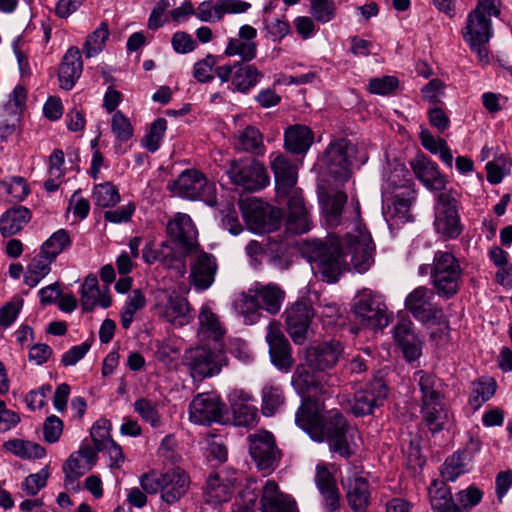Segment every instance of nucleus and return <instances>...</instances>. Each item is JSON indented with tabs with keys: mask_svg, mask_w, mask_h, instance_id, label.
Instances as JSON below:
<instances>
[{
	"mask_svg": "<svg viewBox=\"0 0 512 512\" xmlns=\"http://www.w3.org/2000/svg\"><path fill=\"white\" fill-rule=\"evenodd\" d=\"M353 230L348 232L340 243H323L320 240L306 241L302 252L316 273L328 283L338 281L348 262L359 272H366L373 263V243L370 234L360 222V206L357 202L353 210Z\"/></svg>",
	"mask_w": 512,
	"mask_h": 512,
	"instance_id": "1",
	"label": "nucleus"
},
{
	"mask_svg": "<svg viewBox=\"0 0 512 512\" xmlns=\"http://www.w3.org/2000/svg\"><path fill=\"white\" fill-rule=\"evenodd\" d=\"M331 379V375H326L308 385V395L295 414V422L313 440L327 441L331 451L348 458L352 455L347 441L348 423L337 409L325 412L324 400L334 393L333 384L329 383Z\"/></svg>",
	"mask_w": 512,
	"mask_h": 512,
	"instance_id": "2",
	"label": "nucleus"
},
{
	"mask_svg": "<svg viewBox=\"0 0 512 512\" xmlns=\"http://www.w3.org/2000/svg\"><path fill=\"white\" fill-rule=\"evenodd\" d=\"M227 174L231 182L242 189L239 208L251 232L256 231V155L250 154L231 162Z\"/></svg>",
	"mask_w": 512,
	"mask_h": 512,
	"instance_id": "3",
	"label": "nucleus"
},
{
	"mask_svg": "<svg viewBox=\"0 0 512 512\" xmlns=\"http://www.w3.org/2000/svg\"><path fill=\"white\" fill-rule=\"evenodd\" d=\"M462 274L460 263L452 253H435L430 276L439 296L449 299L456 295L462 283Z\"/></svg>",
	"mask_w": 512,
	"mask_h": 512,
	"instance_id": "4",
	"label": "nucleus"
},
{
	"mask_svg": "<svg viewBox=\"0 0 512 512\" xmlns=\"http://www.w3.org/2000/svg\"><path fill=\"white\" fill-rule=\"evenodd\" d=\"M357 152V146L347 139L331 142L319 159L320 171L330 175L336 181H347L351 177V165Z\"/></svg>",
	"mask_w": 512,
	"mask_h": 512,
	"instance_id": "5",
	"label": "nucleus"
},
{
	"mask_svg": "<svg viewBox=\"0 0 512 512\" xmlns=\"http://www.w3.org/2000/svg\"><path fill=\"white\" fill-rule=\"evenodd\" d=\"M168 189L181 198L200 199L209 206L217 204L216 186L198 170L187 169L179 177L168 183Z\"/></svg>",
	"mask_w": 512,
	"mask_h": 512,
	"instance_id": "6",
	"label": "nucleus"
},
{
	"mask_svg": "<svg viewBox=\"0 0 512 512\" xmlns=\"http://www.w3.org/2000/svg\"><path fill=\"white\" fill-rule=\"evenodd\" d=\"M352 309L356 318L367 327L382 329L389 323L382 296L371 289L365 288L356 294Z\"/></svg>",
	"mask_w": 512,
	"mask_h": 512,
	"instance_id": "7",
	"label": "nucleus"
},
{
	"mask_svg": "<svg viewBox=\"0 0 512 512\" xmlns=\"http://www.w3.org/2000/svg\"><path fill=\"white\" fill-rule=\"evenodd\" d=\"M434 210L436 231L445 238H457L462 228L456 199L450 193H440L437 196Z\"/></svg>",
	"mask_w": 512,
	"mask_h": 512,
	"instance_id": "8",
	"label": "nucleus"
},
{
	"mask_svg": "<svg viewBox=\"0 0 512 512\" xmlns=\"http://www.w3.org/2000/svg\"><path fill=\"white\" fill-rule=\"evenodd\" d=\"M154 309L159 317L178 327L187 325L193 318L187 300L175 293L158 291Z\"/></svg>",
	"mask_w": 512,
	"mask_h": 512,
	"instance_id": "9",
	"label": "nucleus"
},
{
	"mask_svg": "<svg viewBox=\"0 0 512 512\" xmlns=\"http://www.w3.org/2000/svg\"><path fill=\"white\" fill-rule=\"evenodd\" d=\"M388 395V388L382 379H375L364 388L355 391L348 399L349 410L357 417L370 415L376 407L382 406Z\"/></svg>",
	"mask_w": 512,
	"mask_h": 512,
	"instance_id": "10",
	"label": "nucleus"
},
{
	"mask_svg": "<svg viewBox=\"0 0 512 512\" xmlns=\"http://www.w3.org/2000/svg\"><path fill=\"white\" fill-rule=\"evenodd\" d=\"M286 330L296 345H302L314 317V310L307 300H299L284 312Z\"/></svg>",
	"mask_w": 512,
	"mask_h": 512,
	"instance_id": "11",
	"label": "nucleus"
},
{
	"mask_svg": "<svg viewBox=\"0 0 512 512\" xmlns=\"http://www.w3.org/2000/svg\"><path fill=\"white\" fill-rule=\"evenodd\" d=\"M433 299V290L419 286L407 295L405 308L420 322L436 321L442 316V309L433 303Z\"/></svg>",
	"mask_w": 512,
	"mask_h": 512,
	"instance_id": "12",
	"label": "nucleus"
},
{
	"mask_svg": "<svg viewBox=\"0 0 512 512\" xmlns=\"http://www.w3.org/2000/svg\"><path fill=\"white\" fill-rule=\"evenodd\" d=\"M269 158L275 179L276 194L278 197H286L296 189L298 164L281 153H272Z\"/></svg>",
	"mask_w": 512,
	"mask_h": 512,
	"instance_id": "13",
	"label": "nucleus"
},
{
	"mask_svg": "<svg viewBox=\"0 0 512 512\" xmlns=\"http://www.w3.org/2000/svg\"><path fill=\"white\" fill-rule=\"evenodd\" d=\"M312 206H308L303 197L302 189L296 188L288 195L286 228L290 233L303 234L311 230Z\"/></svg>",
	"mask_w": 512,
	"mask_h": 512,
	"instance_id": "14",
	"label": "nucleus"
},
{
	"mask_svg": "<svg viewBox=\"0 0 512 512\" xmlns=\"http://www.w3.org/2000/svg\"><path fill=\"white\" fill-rule=\"evenodd\" d=\"M266 342L269 346V354L272 363L280 370L288 372L293 364L291 346L288 339L281 330V325L277 321H272L266 333Z\"/></svg>",
	"mask_w": 512,
	"mask_h": 512,
	"instance_id": "15",
	"label": "nucleus"
},
{
	"mask_svg": "<svg viewBox=\"0 0 512 512\" xmlns=\"http://www.w3.org/2000/svg\"><path fill=\"white\" fill-rule=\"evenodd\" d=\"M223 416V404L214 393H199L189 405V419L200 425L220 422Z\"/></svg>",
	"mask_w": 512,
	"mask_h": 512,
	"instance_id": "16",
	"label": "nucleus"
},
{
	"mask_svg": "<svg viewBox=\"0 0 512 512\" xmlns=\"http://www.w3.org/2000/svg\"><path fill=\"white\" fill-rule=\"evenodd\" d=\"M216 358L209 349L196 347L185 352L183 362L195 380H202L220 372L221 366Z\"/></svg>",
	"mask_w": 512,
	"mask_h": 512,
	"instance_id": "17",
	"label": "nucleus"
},
{
	"mask_svg": "<svg viewBox=\"0 0 512 512\" xmlns=\"http://www.w3.org/2000/svg\"><path fill=\"white\" fill-rule=\"evenodd\" d=\"M342 485L349 507L354 512H366L371 500L368 480L354 469L342 480Z\"/></svg>",
	"mask_w": 512,
	"mask_h": 512,
	"instance_id": "18",
	"label": "nucleus"
},
{
	"mask_svg": "<svg viewBox=\"0 0 512 512\" xmlns=\"http://www.w3.org/2000/svg\"><path fill=\"white\" fill-rule=\"evenodd\" d=\"M282 451L278 448L274 435L264 429L258 430V471L263 476L274 472L281 461Z\"/></svg>",
	"mask_w": 512,
	"mask_h": 512,
	"instance_id": "19",
	"label": "nucleus"
},
{
	"mask_svg": "<svg viewBox=\"0 0 512 512\" xmlns=\"http://www.w3.org/2000/svg\"><path fill=\"white\" fill-rule=\"evenodd\" d=\"M342 352L343 347L340 342L333 340L308 348L306 361L310 368L324 371L334 367Z\"/></svg>",
	"mask_w": 512,
	"mask_h": 512,
	"instance_id": "20",
	"label": "nucleus"
},
{
	"mask_svg": "<svg viewBox=\"0 0 512 512\" xmlns=\"http://www.w3.org/2000/svg\"><path fill=\"white\" fill-rule=\"evenodd\" d=\"M234 474L233 472L229 475L221 471L211 474L208 477L204 490L206 503L218 505L228 502L231 499L236 485V477H234Z\"/></svg>",
	"mask_w": 512,
	"mask_h": 512,
	"instance_id": "21",
	"label": "nucleus"
},
{
	"mask_svg": "<svg viewBox=\"0 0 512 512\" xmlns=\"http://www.w3.org/2000/svg\"><path fill=\"white\" fill-rule=\"evenodd\" d=\"M411 168L420 182L431 191L445 189L447 180L440 173L435 162L425 155H418L411 161Z\"/></svg>",
	"mask_w": 512,
	"mask_h": 512,
	"instance_id": "22",
	"label": "nucleus"
},
{
	"mask_svg": "<svg viewBox=\"0 0 512 512\" xmlns=\"http://www.w3.org/2000/svg\"><path fill=\"white\" fill-rule=\"evenodd\" d=\"M167 233L174 242L187 251L195 248L197 241L196 227L188 214L177 213L167 224Z\"/></svg>",
	"mask_w": 512,
	"mask_h": 512,
	"instance_id": "23",
	"label": "nucleus"
},
{
	"mask_svg": "<svg viewBox=\"0 0 512 512\" xmlns=\"http://www.w3.org/2000/svg\"><path fill=\"white\" fill-rule=\"evenodd\" d=\"M83 71V61L80 50L77 47H70L64 54L58 69V80L60 87L64 90H71Z\"/></svg>",
	"mask_w": 512,
	"mask_h": 512,
	"instance_id": "24",
	"label": "nucleus"
},
{
	"mask_svg": "<svg viewBox=\"0 0 512 512\" xmlns=\"http://www.w3.org/2000/svg\"><path fill=\"white\" fill-rule=\"evenodd\" d=\"M229 402L237 426L248 427L256 418L254 398L242 389H235L229 394Z\"/></svg>",
	"mask_w": 512,
	"mask_h": 512,
	"instance_id": "25",
	"label": "nucleus"
},
{
	"mask_svg": "<svg viewBox=\"0 0 512 512\" xmlns=\"http://www.w3.org/2000/svg\"><path fill=\"white\" fill-rule=\"evenodd\" d=\"M256 29L250 25H243L239 29L238 37L231 38L226 46L224 55L239 56L242 62H249L256 56Z\"/></svg>",
	"mask_w": 512,
	"mask_h": 512,
	"instance_id": "26",
	"label": "nucleus"
},
{
	"mask_svg": "<svg viewBox=\"0 0 512 512\" xmlns=\"http://www.w3.org/2000/svg\"><path fill=\"white\" fill-rule=\"evenodd\" d=\"M217 271L216 259L213 255L200 252L191 263V279L197 289L205 290L214 282Z\"/></svg>",
	"mask_w": 512,
	"mask_h": 512,
	"instance_id": "27",
	"label": "nucleus"
},
{
	"mask_svg": "<svg viewBox=\"0 0 512 512\" xmlns=\"http://www.w3.org/2000/svg\"><path fill=\"white\" fill-rule=\"evenodd\" d=\"M414 380L421 393L420 405L444 401V383L436 375L420 370L414 373Z\"/></svg>",
	"mask_w": 512,
	"mask_h": 512,
	"instance_id": "28",
	"label": "nucleus"
},
{
	"mask_svg": "<svg viewBox=\"0 0 512 512\" xmlns=\"http://www.w3.org/2000/svg\"><path fill=\"white\" fill-rule=\"evenodd\" d=\"M188 487V476L180 468L162 474V499L166 503L177 502L187 492Z\"/></svg>",
	"mask_w": 512,
	"mask_h": 512,
	"instance_id": "29",
	"label": "nucleus"
},
{
	"mask_svg": "<svg viewBox=\"0 0 512 512\" xmlns=\"http://www.w3.org/2000/svg\"><path fill=\"white\" fill-rule=\"evenodd\" d=\"M347 194L343 191L324 192L319 195V202L325 216L326 223L330 227H336L344 223L342 213L347 202Z\"/></svg>",
	"mask_w": 512,
	"mask_h": 512,
	"instance_id": "30",
	"label": "nucleus"
},
{
	"mask_svg": "<svg viewBox=\"0 0 512 512\" xmlns=\"http://www.w3.org/2000/svg\"><path fill=\"white\" fill-rule=\"evenodd\" d=\"M463 33L464 39L474 43H488L493 35L491 20L486 16L471 11Z\"/></svg>",
	"mask_w": 512,
	"mask_h": 512,
	"instance_id": "31",
	"label": "nucleus"
},
{
	"mask_svg": "<svg viewBox=\"0 0 512 512\" xmlns=\"http://www.w3.org/2000/svg\"><path fill=\"white\" fill-rule=\"evenodd\" d=\"M31 211L24 206L8 209L0 217V233L3 237L17 234L31 220Z\"/></svg>",
	"mask_w": 512,
	"mask_h": 512,
	"instance_id": "32",
	"label": "nucleus"
},
{
	"mask_svg": "<svg viewBox=\"0 0 512 512\" xmlns=\"http://www.w3.org/2000/svg\"><path fill=\"white\" fill-rule=\"evenodd\" d=\"M415 200V193L411 189H407V193L396 194L391 202L384 207V215L388 221L396 224L406 223L412 219L410 208Z\"/></svg>",
	"mask_w": 512,
	"mask_h": 512,
	"instance_id": "33",
	"label": "nucleus"
},
{
	"mask_svg": "<svg viewBox=\"0 0 512 512\" xmlns=\"http://www.w3.org/2000/svg\"><path fill=\"white\" fill-rule=\"evenodd\" d=\"M313 143V133L305 125H293L286 129L284 134L285 148L294 153H306Z\"/></svg>",
	"mask_w": 512,
	"mask_h": 512,
	"instance_id": "34",
	"label": "nucleus"
},
{
	"mask_svg": "<svg viewBox=\"0 0 512 512\" xmlns=\"http://www.w3.org/2000/svg\"><path fill=\"white\" fill-rule=\"evenodd\" d=\"M294 499L279 491V487L275 481L268 480L264 487L261 498L262 512H281Z\"/></svg>",
	"mask_w": 512,
	"mask_h": 512,
	"instance_id": "35",
	"label": "nucleus"
},
{
	"mask_svg": "<svg viewBox=\"0 0 512 512\" xmlns=\"http://www.w3.org/2000/svg\"><path fill=\"white\" fill-rule=\"evenodd\" d=\"M285 299V291L277 284L269 283L258 287V310L262 309L271 315H276Z\"/></svg>",
	"mask_w": 512,
	"mask_h": 512,
	"instance_id": "36",
	"label": "nucleus"
},
{
	"mask_svg": "<svg viewBox=\"0 0 512 512\" xmlns=\"http://www.w3.org/2000/svg\"><path fill=\"white\" fill-rule=\"evenodd\" d=\"M282 219L283 212L280 208L258 199V234L277 230Z\"/></svg>",
	"mask_w": 512,
	"mask_h": 512,
	"instance_id": "37",
	"label": "nucleus"
},
{
	"mask_svg": "<svg viewBox=\"0 0 512 512\" xmlns=\"http://www.w3.org/2000/svg\"><path fill=\"white\" fill-rule=\"evenodd\" d=\"M420 412L423 422L433 433L441 431L448 419L444 401L420 405Z\"/></svg>",
	"mask_w": 512,
	"mask_h": 512,
	"instance_id": "38",
	"label": "nucleus"
},
{
	"mask_svg": "<svg viewBox=\"0 0 512 512\" xmlns=\"http://www.w3.org/2000/svg\"><path fill=\"white\" fill-rule=\"evenodd\" d=\"M3 448L22 459H41L46 454L45 449L40 444L17 438L4 442Z\"/></svg>",
	"mask_w": 512,
	"mask_h": 512,
	"instance_id": "39",
	"label": "nucleus"
},
{
	"mask_svg": "<svg viewBox=\"0 0 512 512\" xmlns=\"http://www.w3.org/2000/svg\"><path fill=\"white\" fill-rule=\"evenodd\" d=\"M496 387V381L491 377H482L477 381L472 382L468 402L469 406L474 411L478 410L495 394Z\"/></svg>",
	"mask_w": 512,
	"mask_h": 512,
	"instance_id": "40",
	"label": "nucleus"
},
{
	"mask_svg": "<svg viewBox=\"0 0 512 512\" xmlns=\"http://www.w3.org/2000/svg\"><path fill=\"white\" fill-rule=\"evenodd\" d=\"M54 260L48 258L40 250V252L32 258L27 266V271L24 276L25 283L33 288L35 287L51 270V264Z\"/></svg>",
	"mask_w": 512,
	"mask_h": 512,
	"instance_id": "41",
	"label": "nucleus"
},
{
	"mask_svg": "<svg viewBox=\"0 0 512 512\" xmlns=\"http://www.w3.org/2000/svg\"><path fill=\"white\" fill-rule=\"evenodd\" d=\"M471 458L467 451H456L448 457L441 474L446 481H455L460 475L469 471Z\"/></svg>",
	"mask_w": 512,
	"mask_h": 512,
	"instance_id": "42",
	"label": "nucleus"
},
{
	"mask_svg": "<svg viewBox=\"0 0 512 512\" xmlns=\"http://www.w3.org/2000/svg\"><path fill=\"white\" fill-rule=\"evenodd\" d=\"M429 494L433 510L439 512H462L461 508L454 502L450 489L444 483L437 487V482L434 481Z\"/></svg>",
	"mask_w": 512,
	"mask_h": 512,
	"instance_id": "43",
	"label": "nucleus"
},
{
	"mask_svg": "<svg viewBox=\"0 0 512 512\" xmlns=\"http://www.w3.org/2000/svg\"><path fill=\"white\" fill-rule=\"evenodd\" d=\"M199 323L201 331L208 338L218 341L225 334L218 316L212 311L208 305H203L199 313Z\"/></svg>",
	"mask_w": 512,
	"mask_h": 512,
	"instance_id": "44",
	"label": "nucleus"
},
{
	"mask_svg": "<svg viewBox=\"0 0 512 512\" xmlns=\"http://www.w3.org/2000/svg\"><path fill=\"white\" fill-rule=\"evenodd\" d=\"M72 245L70 234L65 229L55 231L41 246V251L48 258L56 260L57 256L69 249Z\"/></svg>",
	"mask_w": 512,
	"mask_h": 512,
	"instance_id": "45",
	"label": "nucleus"
},
{
	"mask_svg": "<svg viewBox=\"0 0 512 512\" xmlns=\"http://www.w3.org/2000/svg\"><path fill=\"white\" fill-rule=\"evenodd\" d=\"M109 28L106 22H102L91 34L86 37L82 51L87 58L98 55L105 47L109 37Z\"/></svg>",
	"mask_w": 512,
	"mask_h": 512,
	"instance_id": "46",
	"label": "nucleus"
},
{
	"mask_svg": "<svg viewBox=\"0 0 512 512\" xmlns=\"http://www.w3.org/2000/svg\"><path fill=\"white\" fill-rule=\"evenodd\" d=\"M234 308L243 316L245 324L252 325L256 318V290L250 288L247 292H241L234 300Z\"/></svg>",
	"mask_w": 512,
	"mask_h": 512,
	"instance_id": "47",
	"label": "nucleus"
},
{
	"mask_svg": "<svg viewBox=\"0 0 512 512\" xmlns=\"http://www.w3.org/2000/svg\"><path fill=\"white\" fill-rule=\"evenodd\" d=\"M146 298L140 289H135L128 295L121 312V325L124 329H129L136 312L144 308Z\"/></svg>",
	"mask_w": 512,
	"mask_h": 512,
	"instance_id": "48",
	"label": "nucleus"
},
{
	"mask_svg": "<svg viewBox=\"0 0 512 512\" xmlns=\"http://www.w3.org/2000/svg\"><path fill=\"white\" fill-rule=\"evenodd\" d=\"M29 192L27 182L23 177L14 176L0 181V195L10 197L9 201H22Z\"/></svg>",
	"mask_w": 512,
	"mask_h": 512,
	"instance_id": "49",
	"label": "nucleus"
},
{
	"mask_svg": "<svg viewBox=\"0 0 512 512\" xmlns=\"http://www.w3.org/2000/svg\"><path fill=\"white\" fill-rule=\"evenodd\" d=\"M92 199L99 207H113L120 202V194L113 183L105 182L94 186Z\"/></svg>",
	"mask_w": 512,
	"mask_h": 512,
	"instance_id": "50",
	"label": "nucleus"
},
{
	"mask_svg": "<svg viewBox=\"0 0 512 512\" xmlns=\"http://www.w3.org/2000/svg\"><path fill=\"white\" fill-rule=\"evenodd\" d=\"M276 7L271 1L263 8V22L268 34L276 41L280 40L289 32V24L277 16H271V11Z\"/></svg>",
	"mask_w": 512,
	"mask_h": 512,
	"instance_id": "51",
	"label": "nucleus"
},
{
	"mask_svg": "<svg viewBox=\"0 0 512 512\" xmlns=\"http://www.w3.org/2000/svg\"><path fill=\"white\" fill-rule=\"evenodd\" d=\"M133 408L141 419L151 427L158 428L162 425L158 405L155 401L142 397L134 402Z\"/></svg>",
	"mask_w": 512,
	"mask_h": 512,
	"instance_id": "52",
	"label": "nucleus"
},
{
	"mask_svg": "<svg viewBox=\"0 0 512 512\" xmlns=\"http://www.w3.org/2000/svg\"><path fill=\"white\" fill-rule=\"evenodd\" d=\"M90 470V467L78 456V454L72 453L63 464L65 486L73 485L80 477Z\"/></svg>",
	"mask_w": 512,
	"mask_h": 512,
	"instance_id": "53",
	"label": "nucleus"
},
{
	"mask_svg": "<svg viewBox=\"0 0 512 512\" xmlns=\"http://www.w3.org/2000/svg\"><path fill=\"white\" fill-rule=\"evenodd\" d=\"M284 403L283 391L279 386H265L262 389V413L272 416Z\"/></svg>",
	"mask_w": 512,
	"mask_h": 512,
	"instance_id": "54",
	"label": "nucleus"
},
{
	"mask_svg": "<svg viewBox=\"0 0 512 512\" xmlns=\"http://www.w3.org/2000/svg\"><path fill=\"white\" fill-rule=\"evenodd\" d=\"M310 14L314 20L325 24L336 16V5L333 0H308Z\"/></svg>",
	"mask_w": 512,
	"mask_h": 512,
	"instance_id": "55",
	"label": "nucleus"
},
{
	"mask_svg": "<svg viewBox=\"0 0 512 512\" xmlns=\"http://www.w3.org/2000/svg\"><path fill=\"white\" fill-rule=\"evenodd\" d=\"M256 83V68L254 65L239 64L232 77V84L238 91L247 92Z\"/></svg>",
	"mask_w": 512,
	"mask_h": 512,
	"instance_id": "56",
	"label": "nucleus"
},
{
	"mask_svg": "<svg viewBox=\"0 0 512 512\" xmlns=\"http://www.w3.org/2000/svg\"><path fill=\"white\" fill-rule=\"evenodd\" d=\"M166 129L167 121L164 118H158L151 124L144 139V146L149 152L154 153L159 149Z\"/></svg>",
	"mask_w": 512,
	"mask_h": 512,
	"instance_id": "57",
	"label": "nucleus"
},
{
	"mask_svg": "<svg viewBox=\"0 0 512 512\" xmlns=\"http://www.w3.org/2000/svg\"><path fill=\"white\" fill-rule=\"evenodd\" d=\"M81 305L83 310L90 312L97 305L102 308H108L112 304V300L108 291L101 292L100 290H95V292H89L85 290H81Z\"/></svg>",
	"mask_w": 512,
	"mask_h": 512,
	"instance_id": "58",
	"label": "nucleus"
},
{
	"mask_svg": "<svg viewBox=\"0 0 512 512\" xmlns=\"http://www.w3.org/2000/svg\"><path fill=\"white\" fill-rule=\"evenodd\" d=\"M111 128L116 139L120 142H127L133 136L131 122L121 111H116L113 114Z\"/></svg>",
	"mask_w": 512,
	"mask_h": 512,
	"instance_id": "59",
	"label": "nucleus"
},
{
	"mask_svg": "<svg viewBox=\"0 0 512 512\" xmlns=\"http://www.w3.org/2000/svg\"><path fill=\"white\" fill-rule=\"evenodd\" d=\"M394 338L401 349L420 340L413 330L412 322L409 320L398 322L394 328Z\"/></svg>",
	"mask_w": 512,
	"mask_h": 512,
	"instance_id": "60",
	"label": "nucleus"
},
{
	"mask_svg": "<svg viewBox=\"0 0 512 512\" xmlns=\"http://www.w3.org/2000/svg\"><path fill=\"white\" fill-rule=\"evenodd\" d=\"M252 7L251 3L242 0H223L217 2L214 11L218 20L225 14H240L248 11Z\"/></svg>",
	"mask_w": 512,
	"mask_h": 512,
	"instance_id": "61",
	"label": "nucleus"
},
{
	"mask_svg": "<svg viewBox=\"0 0 512 512\" xmlns=\"http://www.w3.org/2000/svg\"><path fill=\"white\" fill-rule=\"evenodd\" d=\"M90 436L92 441L99 451H104L105 446L108 444V441H113L110 436V424L108 421H97L93 424Z\"/></svg>",
	"mask_w": 512,
	"mask_h": 512,
	"instance_id": "62",
	"label": "nucleus"
},
{
	"mask_svg": "<svg viewBox=\"0 0 512 512\" xmlns=\"http://www.w3.org/2000/svg\"><path fill=\"white\" fill-rule=\"evenodd\" d=\"M27 100V90L22 85H17L11 95L10 99L4 106V111L7 114L17 116L24 109Z\"/></svg>",
	"mask_w": 512,
	"mask_h": 512,
	"instance_id": "63",
	"label": "nucleus"
},
{
	"mask_svg": "<svg viewBox=\"0 0 512 512\" xmlns=\"http://www.w3.org/2000/svg\"><path fill=\"white\" fill-rule=\"evenodd\" d=\"M49 471L43 468L37 473L27 476L22 483V489L27 495L35 496L42 488L46 486Z\"/></svg>",
	"mask_w": 512,
	"mask_h": 512,
	"instance_id": "64",
	"label": "nucleus"
}]
</instances>
